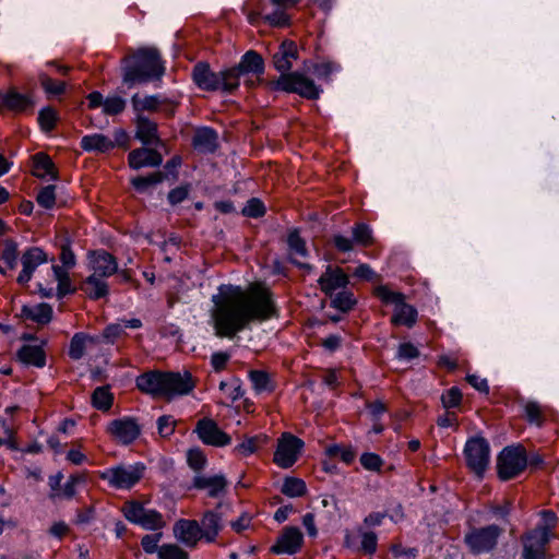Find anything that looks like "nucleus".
<instances>
[{"label": "nucleus", "instance_id": "4c0bfd02", "mask_svg": "<svg viewBox=\"0 0 559 559\" xmlns=\"http://www.w3.org/2000/svg\"><path fill=\"white\" fill-rule=\"evenodd\" d=\"M242 73L237 67L219 72V90L224 93H233L240 84Z\"/></svg>", "mask_w": 559, "mask_h": 559}, {"label": "nucleus", "instance_id": "680f3d73", "mask_svg": "<svg viewBox=\"0 0 559 559\" xmlns=\"http://www.w3.org/2000/svg\"><path fill=\"white\" fill-rule=\"evenodd\" d=\"M175 427L176 420L170 415H163L157 419L158 433L164 438L171 436L175 431Z\"/></svg>", "mask_w": 559, "mask_h": 559}, {"label": "nucleus", "instance_id": "6ab92c4d", "mask_svg": "<svg viewBox=\"0 0 559 559\" xmlns=\"http://www.w3.org/2000/svg\"><path fill=\"white\" fill-rule=\"evenodd\" d=\"M47 261L48 257L41 248L31 247L25 250L21 258L22 271L17 276V283L26 285L31 281L36 269Z\"/></svg>", "mask_w": 559, "mask_h": 559}, {"label": "nucleus", "instance_id": "864d4df0", "mask_svg": "<svg viewBox=\"0 0 559 559\" xmlns=\"http://www.w3.org/2000/svg\"><path fill=\"white\" fill-rule=\"evenodd\" d=\"M354 241L361 246H369L372 242V233L368 225L356 224L353 227Z\"/></svg>", "mask_w": 559, "mask_h": 559}, {"label": "nucleus", "instance_id": "423d86ee", "mask_svg": "<svg viewBox=\"0 0 559 559\" xmlns=\"http://www.w3.org/2000/svg\"><path fill=\"white\" fill-rule=\"evenodd\" d=\"M374 295L386 305H394L392 323L395 325L413 326L417 320V310L404 301L402 293L393 292L385 285L374 288Z\"/></svg>", "mask_w": 559, "mask_h": 559}, {"label": "nucleus", "instance_id": "2f4dec72", "mask_svg": "<svg viewBox=\"0 0 559 559\" xmlns=\"http://www.w3.org/2000/svg\"><path fill=\"white\" fill-rule=\"evenodd\" d=\"M236 67L239 69V71L242 74H247V73L262 74L264 71V62H263L262 57L253 50L247 51L242 56L239 64Z\"/></svg>", "mask_w": 559, "mask_h": 559}, {"label": "nucleus", "instance_id": "b1692460", "mask_svg": "<svg viewBox=\"0 0 559 559\" xmlns=\"http://www.w3.org/2000/svg\"><path fill=\"white\" fill-rule=\"evenodd\" d=\"M99 342V336L90 335L84 332H78L72 336L70 341L68 350L69 357L73 360H80L88 349L93 348Z\"/></svg>", "mask_w": 559, "mask_h": 559}, {"label": "nucleus", "instance_id": "a878e982", "mask_svg": "<svg viewBox=\"0 0 559 559\" xmlns=\"http://www.w3.org/2000/svg\"><path fill=\"white\" fill-rule=\"evenodd\" d=\"M193 81L205 91H219V73H214L205 63H198L193 69Z\"/></svg>", "mask_w": 559, "mask_h": 559}, {"label": "nucleus", "instance_id": "09e8293b", "mask_svg": "<svg viewBox=\"0 0 559 559\" xmlns=\"http://www.w3.org/2000/svg\"><path fill=\"white\" fill-rule=\"evenodd\" d=\"M261 438L259 436L249 437L234 448V453L241 457H248L259 449Z\"/></svg>", "mask_w": 559, "mask_h": 559}, {"label": "nucleus", "instance_id": "f704fd0d", "mask_svg": "<svg viewBox=\"0 0 559 559\" xmlns=\"http://www.w3.org/2000/svg\"><path fill=\"white\" fill-rule=\"evenodd\" d=\"M83 289L92 299H99L108 294V285L105 278L92 274L85 280Z\"/></svg>", "mask_w": 559, "mask_h": 559}, {"label": "nucleus", "instance_id": "dca6fc26", "mask_svg": "<svg viewBox=\"0 0 559 559\" xmlns=\"http://www.w3.org/2000/svg\"><path fill=\"white\" fill-rule=\"evenodd\" d=\"M175 538L186 547L193 548L204 538L200 523L195 520L180 519L173 527Z\"/></svg>", "mask_w": 559, "mask_h": 559}, {"label": "nucleus", "instance_id": "393cba45", "mask_svg": "<svg viewBox=\"0 0 559 559\" xmlns=\"http://www.w3.org/2000/svg\"><path fill=\"white\" fill-rule=\"evenodd\" d=\"M165 372L150 371L136 378V386L153 396L164 397Z\"/></svg>", "mask_w": 559, "mask_h": 559}, {"label": "nucleus", "instance_id": "0e129e2a", "mask_svg": "<svg viewBox=\"0 0 559 559\" xmlns=\"http://www.w3.org/2000/svg\"><path fill=\"white\" fill-rule=\"evenodd\" d=\"M378 546V537L373 532H364L361 534V549L368 554L372 555L376 552Z\"/></svg>", "mask_w": 559, "mask_h": 559}, {"label": "nucleus", "instance_id": "37998d69", "mask_svg": "<svg viewBox=\"0 0 559 559\" xmlns=\"http://www.w3.org/2000/svg\"><path fill=\"white\" fill-rule=\"evenodd\" d=\"M114 396L108 388L98 386L92 394V404L95 408L106 412L112 405Z\"/></svg>", "mask_w": 559, "mask_h": 559}, {"label": "nucleus", "instance_id": "49530a36", "mask_svg": "<svg viewBox=\"0 0 559 559\" xmlns=\"http://www.w3.org/2000/svg\"><path fill=\"white\" fill-rule=\"evenodd\" d=\"M524 414L525 418L530 424L542 426L545 416H544V408L540 404L534 401H528L524 405Z\"/></svg>", "mask_w": 559, "mask_h": 559}, {"label": "nucleus", "instance_id": "3c124183", "mask_svg": "<svg viewBox=\"0 0 559 559\" xmlns=\"http://www.w3.org/2000/svg\"><path fill=\"white\" fill-rule=\"evenodd\" d=\"M163 533L157 531L153 534H146L141 538V547L147 555L157 554L159 551V543L162 540Z\"/></svg>", "mask_w": 559, "mask_h": 559}, {"label": "nucleus", "instance_id": "4d7b16f0", "mask_svg": "<svg viewBox=\"0 0 559 559\" xmlns=\"http://www.w3.org/2000/svg\"><path fill=\"white\" fill-rule=\"evenodd\" d=\"M1 259L10 269L15 267L17 262V245L14 241L8 240L4 243Z\"/></svg>", "mask_w": 559, "mask_h": 559}, {"label": "nucleus", "instance_id": "de8ad7c7", "mask_svg": "<svg viewBox=\"0 0 559 559\" xmlns=\"http://www.w3.org/2000/svg\"><path fill=\"white\" fill-rule=\"evenodd\" d=\"M158 559H189V554L177 544H163L158 551Z\"/></svg>", "mask_w": 559, "mask_h": 559}, {"label": "nucleus", "instance_id": "6e6d98bb", "mask_svg": "<svg viewBox=\"0 0 559 559\" xmlns=\"http://www.w3.org/2000/svg\"><path fill=\"white\" fill-rule=\"evenodd\" d=\"M187 461L192 469L200 472L205 467L207 460L203 451L195 448L188 451Z\"/></svg>", "mask_w": 559, "mask_h": 559}, {"label": "nucleus", "instance_id": "9d476101", "mask_svg": "<svg viewBox=\"0 0 559 559\" xmlns=\"http://www.w3.org/2000/svg\"><path fill=\"white\" fill-rule=\"evenodd\" d=\"M305 442L290 432H283L277 439L273 462L281 468H290L299 459Z\"/></svg>", "mask_w": 559, "mask_h": 559}, {"label": "nucleus", "instance_id": "79ce46f5", "mask_svg": "<svg viewBox=\"0 0 559 559\" xmlns=\"http://www.w3.org/2000/svg\"><path fill=\"white\" fill-rule=\"evenodd\" d=\"M307 491L306 483L296 477H286L282 485V493L290 497L297 498L302 497Z\"/></svg>", "mask_w": 559, "mask_h": 559}, {"label": "nucleus", "instance_id": "aec40b11", "mask_svg": "<svg viewBox=\"0 0 559 559\" xmlns=\"http://www.w3.org/2000/svg\"><path fill=\"white\" fill-rule=\"evenodd\" d=\"M300 0H270L272 10L263 8L262 12L264 21L271 26L284 27L290 23V16L287 14V10L298 4Z\"/></svg>", "mask_w": 559, "mask_h": 559}, {"label": "nucleus", "instance_id": "052dcab7", "mask_svg": "<svg viewBox=\"0 0 559 559\" xmlns=\"http://www.w3.org/2000/svg\"><path fill=\"white\" fill-rule=\"evenodd\" d=\"M40 83L45 92L50 95H60L66 91L63 81L53 80L47 75L41 78Z\"/></svg>", "mask_w": 559, "mask_h": 559}, {"label": "nucleus", "instance_id": "e2e57ef3", "mask_svg": "<svg viewBox=\"0 0 559 559\" xmlns=\"http://www.w3.org/2000/svg\"><path fill=\"white\" fill-rule=\"evenodd\" d=\"M382 463V459L376 453L367 452L360 456V464L367 471L379 472Z\"/></svg>", "mask_w": 559, "mask_h": 559}, {"label": "nucleus", "instance_id": "2eb2a0df", "mask_svg": "<svg viewBox=\"0 0 559 559\" xmlns=\"http://www.w3.org/2000/svg\"><path fill=\"white\" fill-rule=\"evenodd\" d=\"M106 431L119 443L130 444L139 437L141 429L135 419L123 417L111 420Z\"/></svg>", "mask_w": 559, "mask_h": 559}, {"label": "nucleus", "instance_id": "39448f33", "mask_svg": "<svg viewBox=\"0 0 559 559\" xmlns=\"http://www.w3.org/2000/svg\"><path fill=\"white\" fill-rule=\"evenodd\" d=\"M145 472L143 463L119 464L100 471L98 476L115 489H130L135 486Z\"/></svg>", "mask_w": 559, "mask_h": 559}, {"label": "nucleus", "instance_id": "f03ea898", "mask_svg": "<svg viewBox=\"0 0 559 559\" xmlns=\"http://www.w3.org/2000/svg\"><path fill=\"white\" fill-rule=\"evenodd\" d=\"M298 58V49L294 41L285 40L273 56V63L282 75L272 82V88L286 93H296L307 99L319 98L322 90L316 83L300 72H289L293 60Z\"/></svg>", "mask_w": 559, "mask_h": 559}, {"label": "nucleus", "instance_id": "7ed1b4c3", "mask_svg": "<svg viewBox=\"0 0 559 559\" xmlns=\"http://www.w3.org/2000/svg\"><path fill=\"white\" fill-rule=\"evenodd\" d=\"M165 68L156 49L144 48L126 57L122 66V80L129 86L159 79Z\"/></svg>", "mask_w": 559, "mask_h": 559}, {"label": "nucleus", "instance_id": "774afa93", "mask_svg": "<svg viewBox=\"0 0 559 559\" xmlns=\"http://www.w3.org/2000/svg\"><path fill=\"white\" fill-rule=\"evenodd\" d=\"M230 355L224 352L213 353L211 356V365L215 371H222L225 369Z\"/></svg>", "mask_w": 559, "mask_h": 559}, {"label": "nucleus", "instance_id": "58836bf2", "mask_svg": "<svg viewBox=\"0 0 559 559\" xmlns=\"http://www.w3.org/2000/svg\"><path fill=\"white\" fill-rule=\"evenodd\" d=\"M331 298V307L342 312H347L356 305V298L349 290L342 289L333 295Z\"/></svg>", "mask_w": 559, "mask_h": 559}, {"label": "nucleus", "instance_id": "a19ab883", "mask_svg": "<svg viewBox=\"0 0 559 559\" xmlns=\"http://www.w3.org/2000/svg\"><path fill=\"white\" fill-rule=\"evenodd\" d=\"M305 68L311 71L318 79L322 80H329L332 74L341 70L340 64L333 61L311 63V66L305 64Z\"/></svg>", "mask_w": 559, "mask_h": 559}, {"label": "nucleus", "instance_id": "412c9836", "mask_svg": "<svg viewBox=\"0 0 559 559\" xmlns=\"http://www.w3.org/2000/svg\"><path fill=\"white\" fill-rule=\"evenodd\" d=\"M33 105L34 102L28 94L19 93L14 88L0 93V108L14 112H24L31 109Z\"/></svg>", "mask_w": 559, "mask_h": 559}, {"label": "nucleus", "instance_id": "ddd939ff", "mask_svg": "<svg viewBox=\"0 0 559 559\" xmlns=\"http://www.w3.org/2000/svg\"><path fill=\"white\" fill-rule=\"evenodd\" d=\"M195 388V380L189 371L165 372L164 397L188 395Z\"/></svg>", "mask_w": 559, "mask_h": 559}, {"label": "nucleus", "instance_id": "473e14b6", "mask_svg": "<svg viewBox=\"0 0 559 559\" xmlns=\"http://www.w3.org/2000/svg\"><path fill=\"white\" fill-rule=\"evenodd\" d=\"M204 539L209 543L214 542L221 530V516L213 511L204 513L201 524Z\"/></svg>", "mask_w": 559, "mask_h": 559}, {"label": "nucleus", "instance_id": "338daca9", "mask_svg": "<svg viewBox=\"0 0 559 559\" xmlns=\"http://www.w3.org/2000/svg\"><path fill=\"white\" fill-rule=\"evenodd\" d=\"M60 261L62 265L66 267H74L76 259L69 243H64L61 246Z\"/></svg>", "mask_w": 559, "mask_h": 559}, {"label": "nucleus", "instance_id": "0eeeda50", "mask_svg": "<svg viewBox=\"0 0 559 559\" xmlns=\"http://www.w3.org/2000/svg\"><path fill=\"white\" fill-rule=\"evenodd\" d=\"M122 512L129 522L147 531H162L166 526V521L160 512L146 509L138 501L126 502Z\"/></svg>", "mask_w": 559, "mask_h": 559}, {"label": "nucleus", "instance_id": "9b49d317", "mask_svg": "<svg viewBox=\"0 0 559 559\" xmlns=\"http://www.w3.org/2000/svg\"><path fill=\"white\" fill-rule=\"evenodd\" d=\"M500 533L497 525L474 528L465 535V543L474 554L487 552L496 546Z\"/></svg>", "mask_w": 559, "mask_h": 559}, {"label": "nucleus", "instance_id": "f3484780", "mask_svg": "<svg viewBox=\"0 0 559 559\" xmlns=\"http://www.w3.org/2000/svg\"><path fill=\"white\" fill-rule=\"evenodd\" d=\"M88 269L92 275L107 278L118 272V263L111 253L95 250L88 253Z\"/></svg>", "mask_w": 559, "mask_h": 559}, {"label": "nucleus", "instance_id": "4468645a", "mask_svg": "<svg viewBox=\"0 0 559 559\" xmlns=\"http://www.w3.org/2000/svg\"><path fill=\"white\" fill-rule=\"evenodd\" d=\"M304 544V535L296 526H286L278 535L275 544L271 547V551L276 555H295Z\"/></svg>", "mask_w": 559, "mask_h": 559}, {"label": "nucleus", "instance_id": "f257e3e1", "mask_svg": "<svg viewBox=\"0 0 559 559\" xmlns=\"http://www.w3.org/2000/svg\"><path fill=\"white\" fill-rule=\"evenodd\" d=\"M211 300V321L219 337L233 338L252 322L266 321L275 313L272 294L260 283L247 288L223 284Z\"/></svg>", "mask_w": 559, "mask_h": 559}, {"label": "nucleus", "instance_id": "7c9ffc66", "mask_svg": "<svg viewBox=\"0 0 559 559\" xmlns=\"http://www.w3.org/2000/svg\"><path fill=\"white\" fill-rule=\"evenodd\" d=\"M19 359L26 364L41 368L46 364L44 349L38 345H24L17 353Z\"/></svg>", "mask_w": 559, "mask_h": 559}, {"label": "nucleus", "instance_id": "f8f14e48", "mask_svg": "<svg viewBox=\"0 0 559 559\" xmlns=\"http://www.w3.org/2000/svg\"><path fill=\"white\" fill-rule=\"evenodd\" d=\"M194 432L206 445L221 448L231 442V438L218 427L216 421L207 417L198 420Z\"/></svg>", "mask_w": 559, "mask_h": 559}, {"label": "nucleus", "instance_id": "20e7f679", "mask_svg": "<svg viewBox=\"0 0 559 559\" xmlns=\"http://www.w3.org/2000/svg\"><path fill=\"white\" fill-rule=\"evenodd\" d=\"M543 524L530 532L524 538V559H545L544 548L549 542L551 530L556 524V514L545 510L542 513Z\"/></svg>", "mask_w": 559, "mask_h": 559}, {"label": "nucleus", "instance_id": "5701e85b", "mask_svg": "<svg viewBox=\"0 0 559 559\" xmlns=\"http://www.w3.org/2000/svg\"><path fill=\"white\" fill-rule=\"evenodd\" d=\"M128 162L131 168L157 167L162 164V155L152 148H135L129 153Z\"/></svg>", "mask_w": 559, "mask_h": 559}, {"label": "nucleus", "instance_id": "ea45409f", "mask_svg": "<svg viewBox=\"0 0 559 559\" xmlns=\"http://www.w3.org/2000/svg\"><path fill=\"white\" fill-rule=\"evenodd\" d=\"M249 379L257 393H269L273 391V384L267 372L263 370H251L249 372Z\"/></svg>", "mask_w": 559, "mask_h": 559}, {"label": "nucleus", "instance_id": "13d9d810", "mask_svg": "<svg viewBox=\"0 0 559 559\" xmlns=\"http://www.w3.org/2000/svg\"><path fill=\"white\" fill-rule=\"evenodd\" d=\"M264 213H265V206L262 203V201H260L257 198L250 199L247 202V204L245 205V207L242 209V214L248 217L258 218V217L263 216Z\"/></svg>", "mask_w": 559, "mask_h": 559}, {"label": "nucleus", "instance_id": "603ef678", "mask_svg": "<svg viewBox=\"0 0 559 559\" xmlns=\"http://www.w3.org/2000/svg\"><path fill=\"white\" fill-rule=\"evenodd\" d=\"M38 122L41 130L50 132L56 127L57 112L51 107L43 108L38 114Z\"/></svg>", "mask_w": 559, "mask_h": 559}, {"label": "nucleus", "instance_id": "a18cd8bd", "mask_svg": "<svg viewBox=\"0 0 559 559\" xmlns=\"http://www.w3.org/2000/svg\"><path fill=\"white\" fill-rule=\"evenodd\" d=\"M163 179V174L157 171L147 176L135 177L131 180V183L138 192L144 193L150 187L160 183Z\"/></svg>", "mask_w": 559, "mask_h": 559}, {"label": "nucleus", "instance_id": "6e6552de", "mask_svg": "<svg viewBox=\"0 0 559 559\" xmlns=\"http://www.w3.org/2000/svg\"><path fill=\"white\" fill-rule=\"evenodd\" d=\"M468 468L479 478L484 476L490 462V447L483 437L469 438L464 447Z\"/></svg>", "mask_w": 559, "mask_h": 559}, {"label": "nucleus", "instance_id": "bb28decb", "mask_svg": "<svg viewBox=\"0 0 559 559\" xmlns=\"http://www.w3.org/2000/svg\"><path fill=\"white\" fill-rule=\"evenodd\" d=\"M135 138L144 145L158 144L157 124L148 118L138 115Z\"/></svg>", "mask_w": 559, "mask_h": 559}, {"label": "nucleus", "instance_id": "e433bc0d", "mask_svg": "<svg viewBox=\"0 0 559 559\" xmlns=\"http://www.w3.org/2000/svg\"><path fill=\"white\" fill-rule=\"evenodd\" d=\"M131 104L133 110L140 115L143 111H155L162 104L160 97L158 95H146L140 96L139 94H134L131 98Z\"/></svg>", "mask_w": 559, "mask_h": 559}, {"label": "nucleus", "instance_id": "a211bd4d", "mask_svg": "<svg viewBox=\"0 0 559 559\" xmlns=\"http://www.w3.org/2000/svg\"><path fill=\"white\" fill-rule=\"evenodd\" d=\"M320 289L329 297L337 290L345 289L349 284L348 275L338 266L328 265L318 280Z\"/></svg>", "mask_w": 559, "mask_h": 559}, {"label": "nucleus", "instance_id": "4be33fe9", "mask_svg": "<svg viewBox=\"0 0 559 559\" xmlns=\"http://www.w3.org/2000/svg\"><path fill=\"white\" fill-rule=\"evenodd\" d=\"M192 485L200 490H206L207 495L216 498L225 491L227 480L224 475L205 476L197 474L193 477Z\"/></svg>", "mask_w": 559, "mask_h": 559}, {"label": "nucleus", "instance_id": "c85d7f7f", "mask_svg": "<svg viewBox=\"0 0 559 559\" xmlns=\"http://www.w3.org/2000/svg\"><path fill=\"white\" fill-rule=\"evenodd\" d=\"M32 174L39 179L56 180L58 177L52 159L43 152L33 156Z\"/></svg>", "mask_w": 559, "mask_h": 559}, {"label": "nucleus", "instance_id": "8fccbe9b", "mask_svg": "<svg viewBox=\"0 0 559 559\" xmlns=\"http://www.w3.org/2000/svg\"><path fill=\"white\" fill-rule=\"evenodd\" d=\"M127 106L124 98L118 95H111L105 98L103 111L105 115L116 116L121 114Z\"/></svg>", "mask_w": 559, "mask_h": 559}, {"label": "nucleus", "instance_id": "72a5a7b5", "mask_svg": "<svg viewBox=\"0 0 559 559\" xmlns=\"http://www.w3.org/2000/svg\"><path fill=\"white\" fill-rule=\"evenodd\" d=\"M217 134L210 128L199 129L193 136V146L201 152H213L216 147Z\"/></svg>", "mask_w": 559, "mask_h": 559}, {"label": "nucleus", "instance_id": "c03bdc74", "mask_svg": "<svg viewBox=\"0 0 559 559\" xmlns=\"http://www.w3.org/2000/svg\"><path fill=\"white\" fill-rule=\"evenodd\" d=\"M324 453L326 456L340 457L345 464H350L356 457V452L352 447H344L340 444H330L325 448Z\"/></svg>", "mask_w": 559, "mask_h": 559}, {"label": "nucleus", "instance_id": "5fc2aeb1", "mask_svg": "<svg viewBox=\"0 0 559 559\" xmlns=\"http://www.w3.org/2000/svg\"><path fill=\"white\" fill-rule=\"evenodd\" d=\"M56 187L52 185L44 187L37 194V203L44 209H52L56 202Z\"/></svg>", "mask_w": 559, "mask_h": 559}, {"label": "nucleus", "instance_id": "c9c22d12", "mask_svg": "<svg viewBox=\"0 0 559 559\" xmlns=\"http://www.w3.org/2000/svg\"><path fill=\"white\" fill-rule=\"evenodd\" d=\"M287 242H288V248H289V255L292 257L294 263H296L302 267L308 266L307 264H302L297 260L298 258L307 257L306 242L299 236L297 230L289 233Z\"/></svg>", "mask_w": 559, "mask_h": 559}, {"label": "nucleus", "instance_id": "cd10ccee", "mask_svg": "<svg viewBox=\"0 0 559 559\" xmlns=\"http://www.w3.org/2000/svg\"><path fill=\"white\" fill-rule=\"evenodd\" d=\"M80 144L83 151L93 153H107L115 148V142L102 133L84 135Z\"/></svg>", "mask_w": 559, "mask_h": 559}, {"label": "nucleus", "instance_id": "69168bd1", "mask_svg": "<svg viewBox=\"0 0 559 559\" xmlns=\"http://www.w3.org/2000/svg\"><path fill=\"white\" fill-rule=\"evenodd\" d=\"M366 407L373 421L380 420L381 416L386 413L388 408L382 401L368 402Z\"/></svg>", "mask_w": 559, "mask_h": 559}, {"label": "nucleus", "instance_id": "c756f323", "mask_svg": "<svg viewBox=\"0 0 559 559\" xmlns=\"http://www.w3.org/2000/svg\"><path fill=\"white\" fill-rule=\"evenodd\" d=\"M22 316L38 324H46L52 318V308L48 304H37L33 306H23Z\"/></svg>", "mask_w": 559, "mask_h": 559}, {"label": "nucleus", "instance_id": "bf43d9fd", "mask_svg": "<svg viewBox=\"0 0 559 559\" xmlns=\"http://www.w3.org/2000/svg\"><path fill=\"white\" fill-rule=\"evenodd\" d=\"M441 402L447 409L457 407L462 402V393L457 388L453 386L442 394Z\"/></svg>", "mask_w": 559, "mask_h": 559}, {"label": "nucleus", "instance_id": "1a4fd4ad", "mask_svg": "<svg viewBox=\"0 0 559 559\" xmlns=\"http://www.w3.org/2000/svg\"><path fill=\"white\" fill-rule=\"evenodd\" d=\"M527 465L525 450L521 447H507L498 456L499 478L509 480L521 474Z\"/></svg>", "mask_w": 559, "mask_h": 559}]
</instances>
